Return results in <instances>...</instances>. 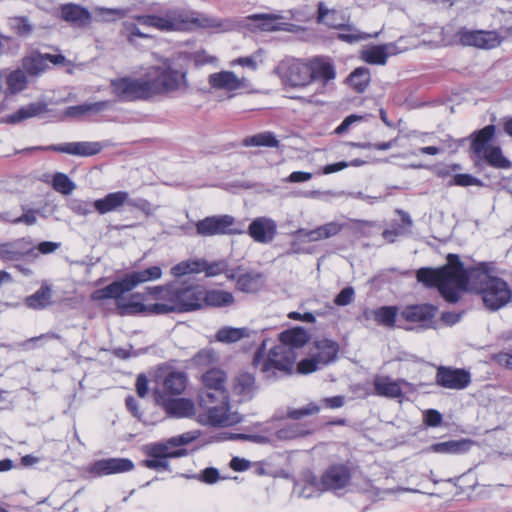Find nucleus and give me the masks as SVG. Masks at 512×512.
<instances>
[{"label": "nucleus", "instance_id": "nucleus-20", "mask_svg": "<svg viewBox=\"0 0 512 512\" xmlns=\"http://www.w3.org/2000/svg\"><path fill=\"white\" fill-rule=\"evenodd\" d=\"M159 402L169 416L184 418L195 414V404L191 399L159 396Z\"/></svg>", "mask_w": 512, "mask_h": 512}, {"label": "nucleus", "instance_id": "nucleus-62", "mask_svg": "<svg viewBox=\"0 0 512 512\" xmlns=\"http://www.w3.org/2000/svg\"><path fill=\"white\" fill-rule=\"evenodd\" d=\"M13 27L17 30L18 34L26 36L31 33L32 26L24 17H17L13 19Z\"/></svg>", "mask_w": 512, "mask_h": 512}, {"label": "nucleus", "instance_id": "nucleus-51", "mask_svg": "<svg viewBox=\"0 0 512 512\" xmlns=\"http://www.w3.org/2000/svg\"><path fill=\"white\" fill-rule=\"evenodd\" d=\"M200 263L197 261H182L171 268V274L176 277H182L190 273L199 272Z\"/></svg>", "mask_w": 512, "mask_h": 512}, {"label": "nucleus", "instance_id": "nucleus-30", "mask_svg": "<svg viewBox=\"0 0 512 512\" xmlns=\"http://www.w3.org/2000/svg\"><path fill=\"white\" fill-rule=\"evenodd\" d=\"M234 301L235 299L231 292L218 289H203L202 307H227L232 305Z\"/></svg>", "mask_w": 512, "mask_h": 512}, {"label": "nucleus", "instance_id": "nucleus-37", "mask_svg": "<svg viewBox=\"0 0 512 512\" xmlns=\"http://www.w3.org/2000/svg\"><path fill=\"white\" fill-rule=\"evenodd\" d=\"M171 444L168 441L165 444L157 443L152 444L146 450V454L150 458H178L187 454L185 449L172 450Z\"/></svg>", "mask_w": 512, "mask_h": 512}, {"label": "nucleus", "instance_id": "nucleus-19", "mask_svg": "<svg viewBox=\"0 0 512 512\" xmlns=\"http://www.w3.org/2000/svg\"><path fill=\"white\" fill-rule=\"evenodd\" d=\"M248 234L257 243H270L277 234V224L270 218L257 217L249 224Z\"/></svg>", "mask_w": 512, "mask_h": 512}, {"label": "nucleus", "instance_id": "nucleus-45", "mask_svg": "<svg viewBox=\"0 0 512 512\" xmlns=\"http://www.w3.org/2000/svg\"><path fill=\"white\" fill-rule=\"evenodd\" d=\"M110 105L109 101H99L94 103H85L77 106L68 107L66 110V114L71 117H76L80 115H84L87 113H99L105 109H107Z\"/></svg>", "mask_w": 512, "mask_h": 512}, {"label": "nucleus", "instance_id": "nucleus-39", "mask_svg": "<svg viewBox=\"0 0 512 512\" xmlns=\"http://www.w3.org/2000/svg\"><path fill=\"white\" fill-rule=\"evenodd\" d=\"M261 288V274L257 272H246L237 278L238 291L244 293H256Z\"/></svg>", "mask_w": 512, "mask_h": 512}, {"label": "nucleus", "instance_id": "nucleus-35", "mask_svg": "<svg viewBox=\"0 0 512 512\" xmlns=\"http://www.w3.org/2000/svg\"><path fill=\"white\" fill-rule=\"evenodd\" d=\"M132 290L141 283L155 281L162 277L160 266H151L141 271H134L126 274Z\"/></svg>", "mask_w": 512, "mask_h": 512}, {"label": "nucleus", "instance_id": "nucleus-32", "mask_svg": "<svg viewBox=\"0 0 512 512\" xmlns=\"http://www.w3.org/2000/svg\"><path fill=\"white\" fill-rule=\"evenodd\" d=\"M28 308L42 310L52 303V289L50 285L44 283L33 294L27 296L24 300Z\"/></svg>", "mask_w": 512, "mask_h": 512}, {"label": "nucleus", "instance_id": "nucleus-60", "mask_svg": "<svg viewBox=\"0 0 512 512\" xmlns=\"http://www.w3.org/2000/svg\"><path fill=\"white\" fill-rule=\"evenodd\" d=\"M492 360L499 366L512 370V354L509 352H498L492 355Z\"/></svg>", "mask_w": 512, "mask_h": 512}, {"label": "nucleus", "instance_id": "nucleus-12", "mask_svg": "<svg viewBox=\"0 0 512 512\" xmlns=\"http://www.w3.org/2000/svg\"><path fill=\"white\" fill-rule=\"evenodd\" d=\"M208 84L211 89L222 90L231 95L250 88V80L244 76L239 77L233 71L222 70L208 76Z\"/></svg>", "mask_w": 512, "mask_h": 512}, {"label": "nucleus", "instance_id": "nucleus-29", "mask_svg": "<svg viewBox=\"0 0 512 512\" xmlns=\"http://www.w3.org/2000/svg\"><path fill=\"white\" fill-rule=\"evenodd\" d=\"M398 214L401 217L400 221L392 222L390 227L382 232L383 239L388 243H394L398 237L410 232L412 226L410 216L402 211H398Z\"/></svg>", "mask_w": 512, "mask_h": 512}, {"label": "nucleus", "instance_id": "nucleus-61", "mask_svg": "<svg viewBox=\"0 0 512 512\" xmlns=\"http://www.w3.org/2000/svg\"><path fill=\"white\" fill-rule=\"evenodd\" d=\"M363 119H364V116H362V115L351 114V115L347 116L342 121V123L336 128L335 133L339 134V135L343 134L350 128V126L352 124H354L355 122H360Z\"/></svg>", "mask_w": 512, "mask_h": 512}, {"label": "nucleus", "instance_id": "nucleus-52", "mask_svg": "<svg viewBox=\"0 0 512 512\" xmlns=\"http://www.w3.org/2000/svg\"><path fill=\"white\" fill-rule=\"evenodd\" d=\"M320 350L319 357L324 361V363H329L334 361L337 353H338V345L329 340H325L318 345Z\"/></svg>", "mask_w": 512, "mask_h": 512}, {"label": "nucleus", "instance_id": "nucleus-8", "mask_svg": "<svg viewBox=\"0 0 512 512\" xmlns=\"http://www.w3.org/2000/svg\"><path fill=\"white\" fill-rule=\"evenodd\" d=\"M172 15L174 31H188L196 28L221 29L224 27L221 19L193 10L174 8Z\"/></svg>", "mask_w": 512, "mask_h": 512}, {"label": "nucleus", "instance_id": "nucleus-53", "mask_svg": "<svg viewBox=\"0 0 512 512\" xmlns=\"http://www.w3.org/2000/svg\"><path fill=\"white\" fill-rule=\"evenodd\" d=\"M319 411L320 407L316 403L311 402L304 407L289 410L287 416L292 420H299L308 415L318 414Z\"/></svg>", "mask_w": 512, "mask_h": 512}, {"label": "nucleus", "instance_id": "nucleus-13", "mask_svg": "<svg viewBox=\"0 0 512 512\" xmlns=\"http://www.w3.org/2000/svg\"><path fill=\"white\" fill-rule=\"evenodd\" d=\"M456 37L464 46H474L480 49H493L502 42V37L496 31L468 30L461 28Z\"/></svg>", "mask_w": 512, "mask_h": 512}, {"label": "nucleus", "instance_id": "nucleus-16", "mask_svg": "<svg viewBox=\"0 0 512 512\" xmlns=\"http://www.w3.org/2000/svg\"><path fill=\"white\" fill-rule=\"evenodd\" d=\"M234 218L230 215L211 216L199 220L196 223V230L199 235L213 236L223 234H234Z\"/></svg>", "mask_w": 512, "mask_h": 512}, {"label": "nucleus", "instance_id": "nucleus-50", "mask_svg": "<svg viewBox=\"0 0 512 512\" xmlns=\"http://www.w3.org/2000/svg\"><path fill=\"white\" fill-rule=\"evenodd\" d=\"M52 186L57 192H72L77 187L64 173H56L52 179Z\"/></svg>", "mask_w": 512, "mask_h": 512}, {"label": "nucleus", "instance_id": "nucleus-49", "mask_svg": "<svg viewBox=\"0 0 512 512\" xmlns=\"http://www.w3.org/2000/svg\"><path fill=\"white\" fill-rule=\"evenodd\" d=\"M124 15L123 11L114 8L96 7L93 12V21L96 22H110L115 20L114 16Z\"/></svg>", "mask_w": 512, "mask_h": 512}, {"label": "nucleus", "instance_id": "nucleus-10", "mask_svg": "<svg viewBox=\"0 0 512 512\" xmlns=\"http://www.w3.org/2000/svg\"><path fill=\"white\" fill-rule=\"evenodd\" d=\"M111 92L122 101L149 99L145 74L141 78L119 77L110 81Z\"/></svg>", "mask_w": 512, "mask_h": 512}, {"label": "nucleus", "instance_id": "nucleus-2", "mask_svg": "<svg viewBox=\"0 0 512 512\" xmlns=\"http://www.w3.org/2000/svg\"><path fill=\"white\" fill-rule=\"evenodd\" d=\"M203 389L198 396L200 408L205 411L207 423L214 427H230L241 422L238 413L230 411L227 374L220 368H211L201 377Z\"/></svg>", "mask_w": 512, "mask_h": 512}, {"label": "nucleus", "instance_id": "nucleus-27", "mask_svg": "<svg viewBox=\"0 0 512 512\" xmlns=\"http://www.w3.org/2000/svg\"><path fill=\"white\" fill-rule=\"evenodd\" d=\"M187 387V375L181 371L169 372L163 381V392L160 396L174 397L181 395Z\"/></svg>", "mask_w": 512, "mask_h": 512}, {"label": "nucleus", "instance_id": "nucleus-23", "mask_svg": "<svg viewBox=\"0 0 512 512\" xmlns=\"http://www.w3.org/2000/svg\"><path fill=\"white\" fill-rule=\"evenodd\" d=\"M132 290L131 285L125 275L119 280H115L109 285L93 291L90 295L92 301H103L107 299L120 300L123 295Z\"/></svg>", "mask_w": 512, "mask_h": 512}, {"label": "nucleus", "instance_id": "nucleus-56", "mask_svg": "<svg viewBox=\"0 0 512 512\" xmlns=\"http://www.w3.org/2000/svg\"><path fill=\"white\" fill-rule=\"evenodd\" d=\"M191 58L196 66L217 63V57L208 54L205 50L195 51L192 54Z\"/></svg>", "mask_w": 512, "mask_h": 512}, {"label": "nucleus", "instance_id": "nucleus-15", "mask_svg": "<svg viewBox=\"0 0 512 512\" xmlns=\"http://www.w3.org/2000/svg\"><path fill=\"white\" fill-rule=\"evenodd\" d=\"M437 311V307L430 303L411 304L401 310L400 316L406 322L417 324L422 328H429Z\"/></svg>", "mask_w": 512, "mask_h": 512}, {"label": "nucleus", "instance_id": "nucleus-3", "mask_svg": "<svg viewBox=\"0 0 512 512\" xmlns=\"http://www.w3.org/2000/svg\"><path fill=\"white\" fill-rule=\"evenodd\" d=\"M148 294L162 302L154 303L152 310L157 315L184 313L202 308L203 289L197 285L177 286L173 283L149 287Z\"/></svg>", "mask_w": 512, "mask_h": 512}, {"label": "nucleus", "instance_id": "nucleus-6", "mask_svg": "<svg viewBox=\"0 0 512 512\" xmlns=\"http://www.w3.org/2000/svg\"><path fill=\"white\" fill-rule=\"evenodd\" d=\"M495 134V126L488 125L476 133L471 148L475 154L482 156L493 167L507 169L511 163L506 159L498 146L489 145Z\"/></svg>", "mask_w": 512, "mask_h": 512}, {"label": "nucleus", "instance_id": "nucleus-28", "mask_svg": "<svg viewBox=\"0 0 512 512\" xmlns=\"http://www.w3.org/2000/svg\"><path fill=\"white\" fill-rule=\"evenodd\" d=\"M396 47L392 43L383 45H374L363 50L361 53L362 59L375 65H384L389 55L395 54Z\"/></svg>", "mask_w": 512, "mask_h": 512}, {"label": "nucleus", "instance_id": "nucleus-44", "mask_svg": "<svg viewBox=\"0 0 512 512\" xmlns=\"http://www.w3.org/2000/svg\"><path fill=\"white\" fill-rule=\"evenodd\" d=\"M374 320L383 326L393 328L396 323L398 314V307L396 306H382L373 311Z\"/></svg>", "mask_w": 512, "mask_h": 512}, {"label": "nucleus", "instance_id": "nucleus-54", "mask_svg": "<svg viewBox=\"0 0 512 512\" xmlns=\"http://www.w3.org/2000/svg\"><path fill=\"white\" fill-rule=\"evenodd\" d=\"M343 29L349 31V33H340L338 35V39L344 41V42H347V43H354V42H358V41H361V40H365L367 38L370 37L369 34H366V33H362L358 30H356L354 27L352 26H345L342 27Z\"/></svg>", "mask_w": 512, "mask_h": 512}, {"label": "nucleus", "instance_id": "nucleus-42", "mask_svg": "<svg viewBox=\"0 0 512 512\" xmlns=\"http://www.w3.org/2000/svg\"><path fill=\"white\" fill-rule=\"evenodd\" d=\"M347 82L356 92H364L370 83L369 69L365 67L356 68L347 77Z\"/></svg>", "mask_w": 512, "mask_h": 512}, {"label": "nucleus", "instance_id": "nucleus-25", "mask_svg": "<svg viewBox=\"0 0 512 512\" xmlns=\"http://www.w3.org/2000/svg\"><path fill=\"white\" fill-rule=\"evenodd\" d=\"M403 379L393 380L386 375H376L373 379L374 394L386 398H400L403 396L401 384H404Z\"/></svg>", "mask_w": 512, "mask_h": 512}, {"label": "nucleus", "instance_id": "nucleus-7", "mask_svg": "<svg viewBox=\"0 0 512 512\" xmlns=\"http://www.w3.org/2000/svg\"><path fill=\"white\" fill-rule=\"evenodd\" d=\"M352 479V469L347 463L329 465L318 479L313 477L310 484L319 492L338 491L346 488Z\"/></svg>", "mask_w": 512, "mask_h": 512}, {"label": "nucleus", "instance_id": "nucleus-64", "mask_svg": "<svg viewBox=\"0 0 512 512\" xmlns=\"http://www.w3.org/2000/svg\"><path fill=\"white\" fill-rule=\"evenodd\" d=\"M219 478L220 474L218 469L213 467L205 468L201 474V480L207 484H214Z\"/></svg>", "mask_w": 512, "mask_h": 512}, {"label": "nucleus", "instance_id": "nucleus-22", "mask_svg": "<svg viewBox=\"0 0 512 512\" xmlns=\"http://www.w3.org/2000/svg\"><path fill=\"white\" fill-rule=\"evenodd\" d=\"M133 468L134 464L129 459L108 458L96 461L91 467V472L97 476H105L128 472L131 471Z\"/></svg>", "mask_w": 512, "mask_h": 512}, {"label": "nucleus", "instance_id": "nucleus-55", "mask_svg": "<svg viewBox=\"0 0 512 512\" xmlns=\"http://www.w3.org/2000/svg\"><path fill=\"white\" fill-rule=\"evenodd\" d=\"M423 421L428 427H438L442 424L443 416L436 409H428L424 412Z\"/></svg>", "mask_w": 512, "mask_h": 512}, {"label": "nucleus", "instance_id": "nucleus-47", "mask_svg": "<svg viewBox=\"0 0 512 512\" xmlns=\"http://www.w3.org/2000/svg\"><path fill=\"white\" fill-rule=\"evenodd\" d=\"M152 306L153 304L145 305L141 302H117L118 314L121 316L143 312L156 314V312L152 310Z\"/></svg>", "mask_w": 512, "mask_h": 512}, {"label": "nucleus", "instance_id": "nucleus-5", "mask_svg": "<svg viewBox=\"0 0 512 512\" xmlns=\"http://www.w3.org/2000/svg\"><path fill=\"white\" fill-rule=\"evenodd\" d=\"M145 77L150 98L171 93H185L189 89L186 71L166 63L150 67Z\"/></svg>", "mask_w": 512, "mask_h": 512}, {"label": "nucleus", "instance_id": "nucleus-34", "mask_svg": "<svg viewBox=\"0 0 512 512\" xmlns=\"http://www.w3.org/2000/svg\"><path fill=\"white\" fill-rule=\"evenodd\" d=\"M233 392L243 398H251L255 392V377L248 372L239 373L233 382Z\"/></svg>", "mask_w": 512, "mask_h": 512}, {"label": "nucleus", "instance_id": "nucleus-11", "mask_svg": "<svg viewBox=\"0 0 512 512\" xmlns=\"http://www.w3.org/2000/svg\"><path fill=\"white\" fill-rule=\"evenodd\" d=\"M435 383L442 388L463 390L471 383V374L463 368L440 365L436 368Z\"/></svg>", "mask_w": 512, "mask_h": 512}, {"label": "nucleus", "instance_id": "nucleus-58", "mask_svg": "<svg viewBox=\"0 0 512 512\" xmlns=\"http://www.w3.org/2000/svg\"><path fill=\"white\" fill-rule=\"evenodd\" d=\"M353 297L354 289L352 287H345L337 294L334 303L337 306H346L352 302Z\"/></svg>", "mask_w": 512, "mask_h": 512}, {"label": "nucleus", "instance_id": "nucleus-33", "mask_svg": "<svg viewBox=\"0 0 512 512\" xmlns=\"http://www.w3.org/2000/svg\"><path fill=\"white\" fill-rule=\"evenodd\" d=\"M307 340V333L302 327H294L279 334V345L291 347L293 350L304 346L307 343Z\"/></svg>", "mask_w": 512, "mask_h": 512}, {"label": "nucleus", "instance_id": "nucleus-1", "mask_svg": "<svg viewBox=\"0 0 512 512\" xmlns=\"http://www.w3.org/2000/svg\"><path fill=\"white\" fill-rule=\"evenodd\" d=\"M492 262H479L465 268L458 254L449 253L446 263L440 267H421L416 279L427 288H436L441 297L454 304L460 300V292L468 287L478 295L489 311H498L512 299V291L504 279L494 275Z\"/></svg>", "mask_w": 512, "mask_h": 512}, {"label": "nucleus", "instance_id": "nucleus-14", "mask_svg": "<svg viewBox=\"0 0 512 512\" xmlns=\"http://www.w3.org/2000/svg\"><path fill=\"white\" fill-rule=\"evenodd\" d=\"M310 81L319 82L321 89L328 87L336 78L333 61L324 56H316L308 60Z\"/></svg>", "mask_w": 512, "mask_h": 512}, {"label": "nucleus", "instance_id": "nucleus-57", "mask_svg": "<svg viewBox=\"0 0 512 512\" xmlns=\"http://www.w3.org/2000/svg\"><path fill=\"white\" fill-rule=\"evenodd\" d=\"M318 364L315 358H305L298 362L296 370L299 374H310L318 369Z\"/></svg>", "mask_w": 512, "mask_h": 512}, {"label": "nucleus", "instance_id": "nucleus-40", "mask_svg": "<svg viewBox=\"0 0 512 512\" xmlns=\"http://www.w3.org/2000/svg\"><path fill=\"white\" fill-rule=\"evenodd\" d=\"M127 196L128 194H106L104 198L94 202V207L100 214H105L122 206Z\"/></svg>", "mask_w": 512, "mask_h": 512}, {"label": "nucleus", "instance_id": "nucleus-38", "mask_svg": "<svg viewBox=\"0 0 512 512\" xmlns=\"http://www.w3.org/2000/svg\"><path fill=\"white\" fill-rule=\"evenodd\" d=\"M318 21L331 28L344 27L345 18L342 13L336 10H329L325 7L324 3L320 2L318 5Z\"/></svg>", "mask_w": 512, "mask_h": 512}, {"label": "nucleus", "instance_id": "nucleus-18", "mask_svg": "<svg viewBox=\"0 0 512 512\" xmlns=\"http://www.w3.org/2000/svg\"><path fill=\"white\" fill-rule=\"evenodd\" d=\"M283 16L273 13L252 14L245 18V21L252 22L246 25L251 29H258L264 32L288 31L289 24L281 22Z\"/></svg>", "mask_w": 512, "mask_h": 512}, {"label": "nucleus", "instance_id": "nucleus-21", "mask_svg": "<svg viewBox=\"0 0 512 512\" xmlns=\"http://www.w3.org/2000/svg\"><path fill=\"white\" fill-rule=\"evenodd\" d=\"M61 18L77 28H86L93 21L92 13L75 3L63 4L60 7Z\"/></svg>", "mask_w": 512, "mask_h": 512}, {"label": "nucleus", "instance_id": "nucleus-9", "mask_svg": "<svg viewBox=\"0 0 512 512\" xmlns=\"http://www.w3.org/2000/svg\"><path fill=\"white\" fill-rule=\"evenodd\" d=\"M277 73L285 87L305 88L311 84L308 61L287 59L278 65Z\"/></svg>", "mask_w": 512, "mask_h": 512}, {"label": "nucleus", "instance_id": "nucleus-41", "mask_svg": "<svg viewBox=\"0 0 512 512\" xmlns=\"http://www.w3.org/2000/svg\"><path fill=\"white\" fill-rule=\"evenodd\" d=\"M249 336L250 331L246 327H223L216 333V339L221 343H235Z\"/></svg>", "mask_w": 512, "mask_h": 512}, {"label": "nucleus", "instance_id": "nucleus-59", "mask_svg": "<svg viewBox=\"0 0 512 512\" xmlns=\"http://www.w3.org/2000/svg\"><path fill=\"white\" fill-rule=\"evenodd\" d=\"M125 31L127 32V39L130 43L134 42L135 37L140 38H148L149 35L141 32L139 27L135 23L125 22L124 24Z\"/></svg>", "mask_w": 512, "mask_h": 512}, {"label": "nucleus", "instance_id": "nucleus-43", "mask_svg": "<svg viewBox=\"0 0 512 512\" xmlns=\"http://www.w3.org/2000/svg\"><path fill=\"white\" fill-rule=\"evenodd\" d=\"M24 70L30 75H38L45 71L47 58L39 53H32L25 57L22 62Z\"/></svg>", "mask_w": 512, "mask_h": 512}, {"label": "nucleus", "instance_id": "nucleus-26", "mask_svg": "<svg viewBox=\"0 0 512 512\" xmlns=\"http://www.w3.org/2000/svg\"><path fill=\"white\" fill-rule=\"evenodd\" d=\"M50 149L71 155L92 156L102 150V145L99 142H70L51 146Z\"/></svg>", "mask_w": 512, "mask_h": 512}, {"label": "nucleus", "instance_id": "nucleus-63", "mask_svg": "<svg viewBox=\"0 0 512 512\" xmlns=\"http://www.w3.org/2000/svg\"><path fill=\"white\" fill-rule=\"evenodd\" d=\"M345 227V224L338 222H329L322 225V230L324 231L325 238H330L332 236L338 235Z\"/></svg>", "mask_w": 512, "mask_h": 512}, {"label": "nucleus", "instance_id": "nucleus-4", "mask_svg": "<svg viewBox=\"0 0 512 512\" xmlns=\"http://www.w3.org/2000/svg\"><path fill=\"white\" fill-rule=\"evenodd\" d=\"M296 359V351L285 345H276L266 353L263 341L254 353L252 365L267 377L288 376L294 371Z\"/></svg>", "mask_w": 512, "mask_h": 512}, {"label": "nucleus", "instance_id": "nucleus-31", "mask_svg": "<svg viewBox=\"0 0 512 512\" xmlns=\"http://www.w3.org/2000/svg\"><path fill=\"white\" fill-rule=\"evenodd\" d=\"M472 445L473 441L470 439L450 440L434 443L429 450L440 454H461L469 451Z\"/></svg>", "mask_w": 512, "mask_h": 512}, {"label": "nucleus", "instance_id": "nucleus-46", "mask_svg": "<svg viewBox=\"0 0 512 512\" xmlns=\"http://www.w3.org/2000/svg\"><path fill=\"white\" fill-rule=\"evenodd\" d=\"M242 143L246 147H251V146L278 147L279 146V141L277 140L276 136L272 132H269V131L246 137Z\"/></svg>", "mask_w": 512, "mask_h": 512}, {"label": "nucleus", "instance_id": "nucleus-48", "mask_svg": "<svg viewBox=\"0 0 512 512\" xmlns=\"http://www.w3.org/2000/svg\"><path fill=\"white\" fill-rule=\"evenodd\" d=\"M27 84V78L22 70H15L7 77V85L12 93L22 91Z\"/></svg>", "mask_w": 512, "mask_h": 512}, {"label": "nucleus", "instance_id": "nucleus-24", "mask_svg": "<svg viewBox=\"0 0 512 512\" xmlns=\"http://www.w3.org/2000/svg\"><path fill=\"white\" fill-rule=\"evenodd\" d=\"M173 9H167L159 14L135 15L133 18L141 25L155 28L162 32L174 31Z\"/></svg>", "mask_w": 512, "mask_h": 512}, {"label": "nucleus", "instance_id": "nucleus-17", "mask_svg": "<svg viewBox=\"0 0 512 512\" xmlns=\"http://www.w3.org/2000/svg\"><path fill=\"white\" fill-rule=\"evenodd\" d=\"M37 256L32 241L24 237L0 245V259L3 261H19Z\"/></svg>", "mask_w": 512, "mask_h": 512}, {"label": "nucleus", "instance_id": "nucleus-36", "mask_svg": "<svg viewBox=\"0 0 512 512\" xmlns=\"http://www.w3.org/2000/svg\"><path fill=\"white\" fill-rule=\"evenodd\" d=\"M46 110V106L43 103H30L26 106L19 108L14 113L7 116V122L11 124L19 123L23 120L40 115Z\"/></svg>", "mask_w": 512, "mask_h": 512}]
</instances>
